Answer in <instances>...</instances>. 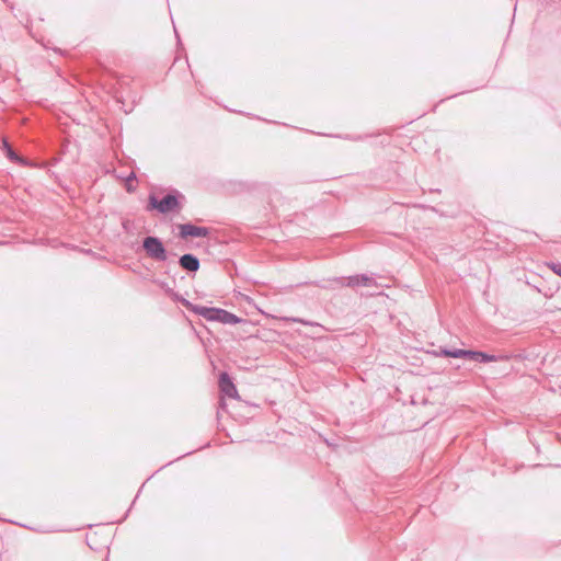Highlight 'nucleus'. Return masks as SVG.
<instances>
[{
  "label": "nucleus",
  "mask_w": 561,
  "mask_h": 561,
  "mask_svg": "<svg viewBox=\"0 0 561 561\" xmlns=\"http://www.w3.org/2000/svg\"><path fill=\"white\" fill-rule=\"evenodd\" d=\"M287 321H294V322H304L302 320L300 319H296V318H290V319H286Z\"/></svg>",
  "instance_id": "obj_11"
},
{
  "label": "nucleus",
  "mask_w": 561,
  "mask_h": 561,
  "mask_svg": "<svg viewBox=\"0 0 561 561\" xmlns=\"http://www.w3.org/2000/svg\"><path fill=\"white\" fill-rule=\"evenodd\" d=\"M548 266L554 274L561 277V263H549Z\"/></svg>",
  "instance_id": "obj_10"
},
{
  "label": "nucleus",
  "mask_w": 561,
  "mask_h": 561,
  "mask_svg": "<svg viewBox=\"0 0 561 561\" xmlns=\"http://www.w3.org/2000/svg\"><path fill=\"white\" fill-rule=\"evenodd\" d=\"M4 148L7 150V156L10 160L20 161V158L15 154V152L10 148V146L4 141Z\"/></svg>",
  "instance_id": "obj_9"
},
{
  "label": "nucleus",
  "mask_w": 561,
  "mask_h": 561,
  "mask_svg": "<svg viewBox=\"0 0 561 561\" xmlns=\"http://www.w3.org/2000/svg\"><path fill=\"white\" fill-rule=\"evenodd\" d=\"M142 247L147 255L156 261H165L168 257L163 243L156 237L145 238Z\"/></svg>",
  "instance_id": "obj_3"
},
{
  "label": "nucleus",
  "mask_w": 561,
  "mask_h": 561,
  "mask_svg": "<svg viewBox=\"0 0 561 561\" xmlns=\"http://www.w3.org/2000/svg\"><path fill=\"white\" fill-rule=\"evenodd\" d=\"M440 353L446 357L454 358H469L474 360H480L482 363L494 362L496 358L493 355H489L482 352L477 351H466V350H440Z\"/></svg>",
  "instance_id": "obj_2"
},
{
  "label": "nucleus",
  "mask_w": 561,
  "mask_h": 561,
  "mask_svg": "<svg viewBox=\"0 0 561 561\" xmlns=\"http://www.w3.org/2000/svg\"><path fill=\"white\" fill-rule=\"evenodd\" d=\"M336 282L341 285H347V286H352V287L359 286V285L370 287V286L376 285V282L366 275H356V276L348 277L347 279H337Z\"/></svg>",
  "instance_id": "obj_7"
},
{
  "label": "nucleus",
  "mask_w": 561,
  "mask_h": 561,
  "mask_svg": "<svg viewBox=\"0 0 561 561\" xmlns=\"http://www.w3.org/2000/svg\"><path fill=\"white\" fill-rule=\"evenodd\" d=\"M181 238H202L208 236V229L205 227H197L191 224H183L179 226Z\"/></svg>",
  "instance_id": "obj_5"
},
{
  "label": "nucleus",
  "mask_w": 561,
  "mask_h": 561,
  "mask_svg": "<svg viewBox=\"0 0 561 561\" xmlns=\"http://www.w3.org/2000/svg\"><path fill=\"white\" fill-rule=\"evenodd\" d=\"M193 311L207 320L219 321L225 324H237L241 319L224 309L208 308L202 306L192 307Z\"/></svg>",
  "instance_id": "obj_1"
},
{
  "label": "nucleus",
  "mask_w": 561,
  "mask_h": 561,
  "mask_svg": "<svg viewBox=\"0 0 561 561\" xmlns=\"http://www.w3.org/2000/svg\"><path fill=\"white\" fill-rule=\"evenodd\" d=\"M219 388H220V391L225 396H227L229 398L237 399L239 397L237 388L233 385V382L231 381V379H230V377L228 376L227 373H222L220 375V377H219Z\"/></svg>",
  "instance_id": "obj_6"
},
{
  "label": "nucleus",
  "mask_w": 561,
  "mask_h": 561,
  "mask_svg": "<svg viewBox=\"0 0 561 561\" xmlns=\"http://www.w3.org/2000/svg\"><path fill=\"white\" fill-rule=\"evenodd\" d=\"M180 265L190 272H196L199 268V261L192 254H184L180 257Z\"/></svg>",
  "instance_id": "obj_8"
},
{
  "label": "nucleus",
  "mask_w": 561,
  "mask_h": 561,
  "mask_svg": "<svg viewBox=\"0 0 561 561\" xmlns=\"http://www.w3.org/2000/svg\"><path fill=\"white\" fill-rule=\"evenodd\" d=\"M149 204L151 208L158 209L160 213L165 214L179 207V202L174 195H167L161 201L154 196H150Z\"/></svg>",
  "instance_id": "obj_4"
}]
</instances>
